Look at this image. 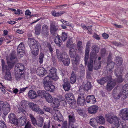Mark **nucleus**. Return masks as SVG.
Masks as SVG:
<instances>
[{
    "label": "nucleus",
    "instance_id": "f257e3e1",
    "mask_svg": "<svg viewBox=\"0 0 128 128\" xmlns=\"http://www.w3.org/2000/svg\"><path fill=\"white\" fill-rule=\"evenodd\" d=\"M56 54L58 62H62L66 66H68L70 64V59L66 52L61 53L59 50L56 49Z\"/></svg>",
    "mask_w": 128,
    "mask_h": 128
},
{
    "label": "nucleus",
    "instance_id": "f03ea898",
    "mask_svg": "<svg viewBox=\"0 0 128 128\" xmlns=\"http://www.w3.org/2000/svg\"><path fill=\"white\" fill-rule=\"evenodd\" d=\"M52 78L49 76H46L44 79L43 86L44 88L46 90L50 92H53L55 88V86L52 84Z\"/></svg>",
    "mask_w": 128,
    "mask_h": 128
},
{
    "label": "nucleus",
    "instance_id": "7ed1b4c3",
    "mask_svg": "<svg viewBox=\"0 0 128 128\" xmlns=\"http://www.w3.org/2000/svg\"><path fill=\"white\" fill-rule=\"evenodd\" d=\"M105 116L108 122L113 124L116 127L118 128L120 126L121 123L120 120L117 116H114L112 114H108Z\"/></svg>",
    "mask_w": 128,
    "mask_h": 128
},
{
    "label": "nucleus",
    "instance_id": "20e7f679",
    "mask_svg": "<svg viewBox=\"0 0 128 128\" xmlns=\"http://www.w3.org/2000/svg\"><path fill=\"white\" fill-rule=\"evenodd\" d=\"M2 72L3 73L5 72L4 76V79L8 80H12V76L10 71L8 69V66L6 64L5 62L3 59L1 60Z\"/></svg>",
    "mask_w": 128,
    "mask_h": 128
},
{
    "label": "nucleus",
    "instance_id": "39448f33",
    "mask_svg": "<svg viewBox=\"0 0 128 128\" xmlns=\"http://www.w3.org/2000/svg\"><path fill=\"white\" fill-rule=\"evenodd\" d=\"M124 69L123 68L118 67L115 70V75L118 78L117 82L119 83L122 82L124 80V79L122 78V76L121 75Z\"/></svg>",
    "mask_w": 128,
    "mask_h": 128
},
{
    "label": "nucleus",
    "instance_id": "423d86ee",
    "mask_svg": "<svg viewBox=\"0 0 128 128\" xmlns=\"http://www.w3.org/2000/svg\"><path fill=\"white\" fill-rule=\"evenodd\" d=\"M28 105L29 107L32 110L39 114H44V112L40 109L37 104H35L33 102L29 103Z\"/></svg>",
    "mask_w": 128,
    "mask_h": 128
},
{
    "label": "nucleus",
    "instance_id": "0eeeda50",
    "mask_svg": "<svg viewBox=\"0 0 128 128\" xmlns=\"http://www.w3.org/2000/svg\"><path fill=\"white\" fill-rule=\"evenodd\" d=\"M85 96L86 95L84 92H80L79 94L77 100V103L78 105L83 106L84 105Z\"/></svg>",
    "mask_w": 128,
    "mask_h": 128
},
{
    "label": "nucleus",
    "instance_id": "6e6552de",
    "mask_svg": "<svg viewBox=\"0 0 128 128\" xmlns=\"http://www.w3.org/2000/svg\"><path fill=\"white\" fill-rule=\"evenodd\" d=\"M119 116L123 120H128V108H123L120 110Z\"/></svg>",
    "mask_w": 128,
    "mask_h": 128
},
{
    "label": "nucleus",
    "instance_id": "1a4fd4ad",
    "mask_svg": "<svg viewBox=\"0 0 128 128\" xmlns=\"http://www.w3.org/2000/svg\"><path fill=\"white\" fill-rule=\"evenodd\" d=\"M89 59V61L88 62H87V63L88 67V70L89 71H92V70L93 68H94V66H93L94 61L96 60V57L95 56L91 54L90 56ZM85 65L86 66V64Z\"/></svg>",
    "mask_w": 128,
    "mask_h": 128
},
{
    "label": "nucleus",
    "instance_id": "9d476101",
    "mask_svg": "<svg viewBox=\"0 0 128 128\" xmlns=\"http://www.w3.org/2000/svg\"><path fill=\"white\" fill-rule=\"evenodd\" d=\"M57 69L54 68H52L49 70V75L48 76L51 77L53 80H56L59 78V77L57 75L56 72Z\"/></svg>",
    "mask_w": 128,
    "mask_h": 128
},
{
    "label": "nucleus",
    "instance_id": "9b49d317",
    "mask_svg": "<svg viewBox=\"0 0 128 128\" xmlns=\"http://www.w3.org/2000/svg\"><path fill=\"white\" fill-rule=\"evenodd\" d=\"M90 43L88 42L86 44L85 49L84 62L86 65L87 64V62H88V60L89 58V53L90 52Z\"/></svg>",
    "mask_w": 128,
    "mask_h": 128
},
{
    "label": "nucleus",
    "instance_id": "f8f14e48",
    "mask_svg": "<svg viewBox=\"0 0 128 128\" xmlns=\"http://www.w3.org/2000/svg\"><path fill=\"white\" fill-rule=\"evenodd\" d=\"M8 118H9V122L12 124L18 125V120L16 118L13 113H10L8 116Z\"/></svg>",
    "mask_w": 128,
    "mask_h": 128
},
{
    "label": "nucleus",
    "instance_id": "ddd939ff",
    "mask_svg": "<svg viewBox=\"0 0 128 128\" xmlns=\"http://www.w3.org/2000/svg\"><path fill=\"white\" fill-rule=\"evenodd\" d=\"M42 34L44 38L47 37L49 34V29L48 26L45 24H44L42 26Z\"/></svg>",
    "mask_w": 128,
    "mask_h": 128
},
{
    "label": "nucleus",
    "instance_id": "4468645a",
    "mask_svg": "<svg viewBox=\"0 0 128 128\" xmlns=\"http://www.w3.org/2000/svg\"><path fill=\"white\" fill-rule=\"evenodd\" d=\"M34 47L30 48L32 55L35 56H36L38 54L39 52V48L40 46V45L38 44L36 45Z\"/></svg>",
    "mask_w": 128,
    "mask_h": 128
},
{
    "label": "nucleus",
    "instance_id": "2eb2a0df",
    "mask_svg": "<svg viewBox=\"0 0 128 128\" xmlns=\"http://www.w3.org/2000/svg\"><path fill=\"white\" fill-rule=\"evenodd\" d=\"M54 118L55 120L58 121H62L63 120V117L59 111L57 110L53 115Z\"/></svg>",
    "mask_w": 128,
    "mask_h": 128
},
{
    "label": "nucleus",
    "instance_id": "dca6fc26",
    "mask_svg": "<svg viewBox=\"0 0 128 128\" xmlns=\"http://www.w3.org/2000/svg\"><path fill=\"white\" fill-rule=\"evenodd\" d=\"M3 106H2V110L3 111L4 114V115H6L10 112V106L8 104H4L3 102Z\"/></svg>",
    "mask_w": 128,
    "mask_h": 128
},
{
    "label": "nucleus",
    "instance_id": "f3484780",
    "mask_svg": "<svg viewBox=\"0 0 128 128\" xmlns=\"http://www.w3.org/2000/svg\"><path fill=\"white\" fill-rule=\"evenodd\" d=\"M24 43H20L17 48V52L18 54L20 55H23L24 53Z\"/></svg>",
    "mask_w": 128,
    "mask_h": 128
},
{
    "label": "nucleus",
    "instance_id": "a211bd4d",
    "mask_svg": "<svg viewBox=\"0 0 128 128\" xmlns=\"http://www.w3.org/2000/svg\"><path fill=\"white\" fill-rule=\"evenodd\" d=\"M28 44L30 48L35 46L36 45H40V44L37 42L36 40L34 38H28Z\"/></svg>",
    "mask_w": 128,
    "mask_h": 128
},
{
    "label": "nucleus",
    "instance_id": "6ab92c4d",
    "mask_svg": "<svg viewBox=\"0 0 128 128\" xmlns=\"http://www.w3.org/2000/svg\"><path fill=\"white\" fill-rule=\"evenodd\" d=\"M112 76L110 75L103 78L97 80L98 83L102 85L105 83L106 82L110 81L111 80Z\"/></svg>",
    "mask_w": 128,
    "mask_h": 128
},
{
    "label": "nucleus",
    "instance_id": "aec40b11",
    "mask_svg": "<svg viewBox=\"0 0 128 128\" xmlns=\"http://www.w3.org/2000/svg\"><path fill=\"white\" fill-rule=\"evenodd\" d=\"M107 85L106 86V88L108 90H111L115 86L116 83L115 81H112L111 78V80L108 81Z\"/></svg>",
    "mask_w": 128,
    "mask_h": 128
},
{
    "label": "nucleus",
    "instance_id": "412c9836",
    "mask_svg": "<svg viewBox=\"0 0 128 128\" xmlns=\"http://www.w3.org/2000/svg\"><path fill=\"white\" fill-rule=\"evenodd\" d=\"M100 48L96 45H94L92 46L91 48V50H92V52L90 53V55H94L96 57V58L97 56L96 55V54L98 52Z\"/></svg>",
    "mask_w": 128,
    "mask_h": 128
},
{
    "label": "nucleus",
    "instance_id": "4be33fe9",
    "mask_svg": "<svg viewBox=\"0 0 128 128\" xmlns=\"http://www.w3.org/2000/svg\"><path fill=\"white\" fill-rule=\"evenodd\" d=\"M24 66L22 64L18 63L15 66V70L16 72H24Z\"/></svg>",
    "mask_w": 128,
    "mask_h": 128
},
{
    "label": "nucleus",
    "instance_id": "5701e85b",
    "mask_svg": "<svg viewBox=\"0 0 128 128\" xmlns=\"http://www.w3.org/2000/svg\"><path fill=\"white\" fill-rule=\"evenodd\" d=\"M47 72L42 67L38 68L36 70V72L38 74L42 76H44Z\"/></svg>",
    "mask_w": 128,
    "mask_h": 128
},
{
    "label": "nucleus",
    "instance_id": "b1692460",
    "mask_svg": "<svg viewBox=\"0 0 128 128\" xmlns=\"http://www.w3.org/2000/svg\"><path fill=\"white\" fill-rule=\"evenodd\" d=\"M98 106L93 105L89 107L88 110V112L90 114H95L98 111Z\"/></svg>",
    "mask_w": 128,
    "mask_h": 128
},
{
    "label": "nucleus",
    "instance_id": "393cba45",
    "mask_svg": "<svg viewBox=\"0 0 128 128\" xmlns=\"http://www.w3.org/2000/svg\"><path fill=\"white\" fill-rule=\"evenodd\" d=\"M86 101L88 103L93 104L96 102V100L93 95H89L86 97Z\"/></svg>",
    "mask_w": 128,
    "mask_h": 128
},
{
    "label": "nucleus",
    "instance_id": "a878e982",
    "mask_svg": "<svg viewBox=\"0 0 128 128\" xmlns=\"http://www.w3.org/2000/svg\"><path fill=\"white\" fill-rule=\"evenodd\" d=\"M66 46L67 48H76V45L73 43L72 39L70 38L68 40L66 43Z\"/></svg>",
    "mask_w": 128,
    "mask_h": 128
},
{
    "label": "nucleus",
    "instance_id": "bb28decb",
    "mask_svg": "<svg viewBox=\"0 0 128 128\" xmlns=\"http://www.w3.org/2000/svg\"><path fill=\"white\" fill-rule=\"evenodd\" d=\"M37 93L38 97L40 98H45L48 94L45 90H39L38 91Z\"/></svg>",
    "mask_w": 128,
    "mask_h": 128
},
{
    "label": "nucleus",
    "instance_id": "cd10ccee",
    "mask_svg": "<svg viewBox=\"0 0 128 128\" xmlns=\"http://www.w3.org/2000/svg\"><path fill=\"white\" fill-rule=\"evenodd\" d=\"M96 122L101 124H104L105 122L104 117L102 116H99L96 118Z\"/></svg>",
    "mask_w": 128,
    "mask_h": 128
},
{
    "label": "nucleus",
    "instance_id": "c85d7f7f",
    "mask_svg": "<svg viewBox=\"0 0 128 128\" xmlns=\"http://www.w3.org/2000/svg\"><path fill=\"white\" fill-rule=\"evenodd\" d=\"M65 97L68 102L75 99L74 94L71 92L66 94L65 95Z\"/></svg>",
    "mask_w": 128,
    "mask_h": 128
},
{
    "label": "nucleus",
    "instance_id": "c756f323",
    "mask_svg": "<svg viewBox=\"0 0 128 128\" xmlns=\"http://www.w3.org/2000/svg\"><path fill=\"white\" fill-rule=\"evenodd\" d=\"M7 61V63L8 64V69L10 70H11L13 68L14 66L15 63V62L14 61L9 60L8 59V57L6 58Z\"/></svg>",
    "mask_w": 128,
    "mask_h": 128
},
{
    "label": "nucleus",
    "instance_id": "7c9ffc66",
    "mask_svg": "<svg viewBox=\"0 0 128 128\" xmlns=\"http://www.w3.org/2000/svg\"><path fill=\"white\" fill-rule=\"evenodd\" d=\"M76 80V76L74 72L72 71V72L70 79V82L72 84L75 83Z\"/></svg>",
    "mask_w": 128,
    "mask_h": 128
},
{
    "label": "nucleus",
    "instance_id": "2f4dec72",
    "mask_svg": "<svg viewBox=\"0 0 128 128\" xmlns=\"http://www.w3.org/2000/svg\"><path fill=\"white\" fill-rule=\"evenodd\" d=\"M76 48H70L69 50V54L71 58H74L76 55Z\"/></svg>",
    "mask_w": 128,
    "mask_h": 128
},
{
    "label": "nucleus",
    "instance_id": "473e14b6",
    "mask_svg": "<svg viewBox=\"0 0 128 128\" xmlns=\"http://www.w3.org/2000/svg\"><path fill=\"white\" fill-rule=\"evenodd\" d=\"M28 96L31 99H34L38 96L36 92L32 90H30L28 92Z\"/></svg>",
    "mask_w": 128,
    "mask_h": 128
},
{
    "label": "nucleus",
    "instance_id": "72a5a7b5",
    "mask_svg": "<svg viewBox=\"0 0 128 128\" xmlns=\"http://www.w3.org/2000/svg\"><path fill=\"white\" fill-rule=\"evenodd\" d=\"M58 30V27L55 26V25L53 24H50V32L52 34H54Z\"/></svg>",
    "mask_w": 128,
    "mask_h": 128
},
{
    "label": "nucleus",
    "instance_id": "f704fd0d",
    "mask_svg": "<svg viewBox=\"0 0 128 128\" xmlns=\"http://www.w3.org/2000/svg\"><path fill=\"white\" fill-rule=\"evenodd\" d=\"M60 36L57 34L54 38V42L56 44H57L58 45L60 46L61 44L62 40L60 39Z\"/></svg>",
    "mask_w": 128,
    "mask_h": 128
},
{
    "label": "nucleus",
    "instance_id": "c9c22d12",
    "mask_svg": "<svg viewBox=\"0 0 128 128\" xmlns=\"http://www.w3.org/2000/svg\"><path fill=\"white\" fill-rule=\"evenodd\" d=\"M41 28V25L40 24H38L36 26L34 30L35 33L36 34L38 35L40 34Z\"/></svg>",
    "mask_w": 128,
    "mask_h": 128
},
{
    "label": "nucleus",
    "instance_id": "e433bc0d",
    "mask_svg": "<svg viewBox=\"0 0 128 128\" xmlns=\"http://www.w3.org/2000/svg\"><path fill=\"white\" fill-rule=\"evenodd\" d=\"M15 76V78L16 80H19L24 76V72H17Z\"/></svg>",
    "mask_w": 128,
    "mask_h": 128
},
{
    "label": "nucleus",
    "instance_id": "4c0bfd02",
    "mask_svg": "<svg viewBox=\"0 0 128 128\" xmlns=\"http://www.w3.org/2000/svg\"><path fill=\"white\" fill-rule=\"evenodd\" d=\"M69 118V125L70 126V125L71 126H74V127L76 126H73L72 125V123H74L75 121V119L74 118V116H71V115H70L68 116Z\"/></svg>",
    "mask_w": 128,
    "mask_h": 128
},
{
    "label": "nucleus",
    "instance_id": "58836bf2",
    "mask_svg": "<svg viewBox=\"0 0 128 128\" xmlns=\"http://www.w3.org/2000/svg\"><path fill=\"white\" fill-rule=\"evenodd\" d=\"M63 85V88L65 91H68L70 89V83L68 82H64Z\"/></svg>",
    "mask_w": 128,
    "mask_h": 128
},
{
    "label": "nucleus",
    "instance_id": "ea45409f",
    "mask_svg": "<svg viewBox=\"0 0 128 128\" xmlns=\"http://www.w3.org/2000/svg\"><path fill=\"white\" fill-rule=\"evenodd\" d=\"M122 59L121 58L118 56L116 57V62L118 66H120L122 65Z\"/></svg>",
    "mask_w": 128,
    "mask_h": 128
},
{
    "label": "nucleus",
    "instance_id": "a19ab883",
    "mask_svg": "<svg viewBox=\"0 0 128 128\" xmlns=\"http://www.w3.org/2000/svg\"><path fill=\"white\" fill-rule=\"evenodd\" d=\"M96 119L92 118L90 119L89 123L91 126L94 128H96Z\"/></svg>",
    "mask_w": 128,
    "mask_h": 128
},
{
    "label": "nucleus",
    "instance_id": "79ce46f5",
    "mask_svg": "<svg viewBox=\"0 0 128 128\" xmlns=\"http://www.w3.org/2000/svg\"><path fill=\"white\" fill-rule=\"evenodd\" d=\"M122 93L123 95H125L127 94L128 92V85L126 84L124 85L122 88Z\"/></svg>",
    "mask_w": 128,
    "mask_h": 128
},
{
    "label": "nucleus",
    "instance_id": "37998d69",
    "mask_svg": "<svg viewBox=\"0 0 128 128\" xmlns=\"http://www.w3.org/2000/svg\"><path fill=\"white\" fill-rule=\"evenodd\" d=\"M45 98L48 102L52 103V102L53 98L51 95L48 93Z\"/></svg>",
    "mask_w": 128,
    "mask_h": 128
},
{
    "label": "nucleus",
    "instance_id": "c03bdc74",
    "mask_svg": "<svg viewBox=\"0 0 128 128\" xmlns=\"http://www.w3.org/2000/svg\"><path fill=\"white\" fill-rule=\"evenodd\" d=\"M92 87L91 83L88 82L86 84L84 87V90L86 91H88Z\"/></svg>",
    "mask_w": 128,
    "mask_h": 128
},
{
    "label": "nucleus",
    "instance_id": "a18cd8bd",
    "mask_svg": "<svg viewBox=\"0 0 128 128\" xmlns=\"http://www.w3.org/2000/svg\"><path fill=\"white\" fill-rule=\"evenodd\" d=\"M55 126L49 122L45 123L43 126V128H55Z\"/></svg>",
    "mask_w": 128,
    "mask_h": 128
},
{
    "label": "nucleus",
    "instance_id": "49530a36",
    "mask_svg": "<svg viewBox=\"0 0 128 128\" xmlns=\"http://www.w3.org/2000/svg\"><path fill=\"white\" fill-rule=\"evenodd\" d=\"M43 122L44 119L42 117H40L39 118L38 122L37 123L36 122L35 125H36L39 127H41L42 126Z\"/></svg>",
    "mask_w": 128,
    "mask_h": 128
},
{
    "label": "nucleus",
    "instance_id": "de8ad7c7",
    "mask_svg": "<svg viewBox=\"0 0 128 128\" xmlns=\"http://www.w3.org/2000/svg\"><path fill=\"white\" fill-rule=\"evenodd\" d=\"M94 61V69L95 70H97L100 68L101 66L100 65V63L101 62H99V63L97 64L96 63L95 60Z\"/></svg>",
    "mask_w": 128,
    "mask_h": 128
},
{
    "label": "nucleus",
    "instance_id": "09e8293b",
    "mask_svg": "<svg viewBox=\"0 0 128 128\" xmlns=\"http://www.w3.org/2000/svg\"><path fill=\"white\" fill-rule=\"evenodd\" d=\"M9 58L10 61H12L16 58V54L14 52H12L9 55Z\"/></svg>",
    "mask_w": 128,
    "mask_h": 128
},
{
    "label": "nucleus",
    "instance_id": "8fccbe9b",
    "mask_svg": "<svg viewBox=\"0 0 128 128\" xmlns=\"http://www.w3.org/2000/svg\"><path fill=\"white\" fill-rule=\"evenodd\" d=\"M44 57V54L42 52H40L39 57L38 60L40 64H41L43 63Z\"/></svg>",
    "mask_w": 128,
    "mask_h": 128
},
{
    "label": "nucleus",
    "instance_id": "3c124183",
    "mask_svg": "<svg viewBox=\"0 0 128 128\" xmlns=\"http://www.w3.org/2000/svg\"><path fill=\"white\" fill-rule=\"evenodd\" d=\"M67 38V34L65 32H62V36H61V38L63 42H64L66 40Z\"/></svg>",
    "mask_w": 128,
    "mask_h": 128
},
{
    "label": "nucleus",
    "instance_id": "603ef678",
    "mask_svg": "<svg viewBox=\"0 0 128 128\" xmlns=\"http://www.w3.org/2000/svg\"><path fill=\"white\" fill-rule=\"evenodd\" d=\"M53 107L54 108H57L60 105V102L59 100L57 99H55L54 102L53 103Z\"/></svg>",
    "mask_w": 128,
    "mask_h": 128
},
{
    "label": "nucleus",
    "instance_id": "864d4df0",
    "mask_svg": "<svg viewBox=\"0 0 128 128\" xmlns=\"http://www.w3.org/2000/svg\"><path fill=\"white\" fill-rule=\"evenodd\" d=\"M70 108H72L76 103V100L74 99L70 101H68Z\"/></svg>",
    "mask_w": 128,
    "mask_h": 128
},
{
    "label": "nucleus",
    "instance_id": "5fc2aeb1",
    "mask_svg": "<svg viewBox=\"0 0 128 128\" xmlns=\"http://www.w3.org/2000/svg\"><path fill=\"white\" fill-rule=\"evenodd\" d=\"M122 94L121 92H120L118 94L115 93H113V95L115 99H119L120 96H122Z\"/></svg>",
    "mask_w": 128,
    "mask_h": 128
},
{
    "label": "nucleus",
    "instance_id": "6e6d98bb",
    "mask_svg": "<svg viewBox=\"0 0 128 128\" xmlns=\"http://www.w3.org/2000/svg\"><path fill=\"white\" fill-rule=\"evenodd\" d=\"M108 62H108V63L107 66V67L109 68H113L114 65V62H112L109 63H108Z\"/></svg>",
    "mask_w": 128,
    "mask_h": 128
},
{
    "label": "nucleus",
    "instance_id": "4d7b16f0",
    "mask_svg": "<svg viewBox=\"0 0 128 128\" xmlns=\"http://www.w3.org/2000/svg\"><path fill=\"white\" fill-rule=\"evenodd\" d=\"M0 128H6L5 122L2 120H0Z\"/></svg>",
    "mask_w": 128,
    "mask_h": 128
},
{
    "label": "nucleus",
    "instance_id": "13d9d810",
    "mask_svg": "<svg viewBox=\"0 0 128 128\" xmlns=\"http://www.w3.org/2000/svg\"><path fill=\"white\" fill-rule=\"evenodd\" d=\"M47 46L51 54L52 55L53 53V48L51 46L50 43H48Z\"/></svg>",
    "mask_w": 128,
    "mask_h": 128
},
{
    "label": "nucleus",
    "instance_id": "bf43d9fd",
    "mask_svg": "<svg viewBox=\"0 0 128 128\" xmlns=\"http://www.w3.org/2000/svg\"><path fill=\"white\" fill-rule=\"evenodd\" d=\"M82 43L81 41H78L77 43V47L78 50H80L82 48Z\"/></svg>",
    "mask_w": 128,
    "mask_h": 128
},
{
    "label": "nucleus",
    "instance_id": "052dcab7",
    "mask_svg": "<svg viewBox=\"0 0 128 128\" xmlns=\"http://www.w3.org/2000/svg\"><path fill=\"white\" fill-rule=\"evenodd\" d=\"M30 118L32 124L34 126H35V124H36V120L34 117L32 115L30 116Z\"/></svg>",
    "mask_w": 128,
    "mask_h": 128
},
{
    "label": "nucleus",
    "instance_id": "680f3d73",
    "mask_svg": "<svg viewBox=\"0 0 128 128\" xmlns=\"http://www.w3.org/2000/svg\"><path fill=\"white\" fill-rule=\"evenodd\" d=\"M18 109L20 111V112L23 113L25 115H26V112L22 108V107L20 106L19 107Z\"/></svg>",
    "mask_w": 128,
    "mask_h": 128
},
{
    "label": "nucleus",
    "instance_id": "e2e57ef3",
    "mask_svg": "<svg viewBox=\"0 0 128 128\" xmlns=\"http://www.w3.org/2000/svg\"><path fill=\"white\" fill-rule=\"evenodd\" d=\"M79 59V56L78 55H77L75 57L74 60L72 61L73 63H74L75 64H77Z\"/></svg>",
    "mask_w": 128,
    "mask_h": 128
},
{
    "label": "nucleus",
    "instance_id": "0e129e2a",
    "mask_svg": "<svg viewBox=\"0 0 128 128\" xmlns=\"http://www.w3.org/2000/svg\"><path fill=\"white\" fill-rule=\"evenodd\" d=\"M44 110L46 112H50L51 109L50 107L46 106H44L43 108Z\"/></svg>",
    "mask_w": 128,
    "mask_h": 128
},
{
    "label": "nucleus",
    "instance_id": "69168bd1",
    "mask_svg": "<svg viewBox=\"0 0 128 128\" xmlns=\"http://www.w3.org/2000/svg\"><path fill=\"white\" fill-rule=\"evenodd\" d=\"M106 49L105 48L102 49L100 52L101 56L102 57H104L105 56L106 53Z\"/></svg>",
    "mask_w": 128,
    "mask_h": 128
},
{
    "label": "nucleus",
    "instance_id": "338daca9",
    "mask_svg": "<svg viewBox=\"0 0 128 128\" xmlns=\"http://www.w3.org/2000/svg\"><path fill=\"white\" fill-rule=\"evenodd\" d=\"M24 128H32V126L30 122H27Z\"/></svg>",
    "mask_w": 128,
    "mask_h": 128
},
{
    "label": "nucleus",
    "instance_id": "774afa93",
    "mask_svg": "<svg viewBox=\"0 0 128 128\" xmlns=\"http://www.w3.org/2000/svg\"><path fill=\"white\" fill-rule=\"evenodd\" d=\"M91 73L90 72H87L86 73V78L89 79H90L91 78Z\"/></svg>",
    "mask_w": 128,
    "mask_h": 128
}]
</instances>
